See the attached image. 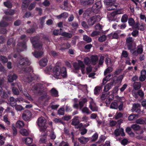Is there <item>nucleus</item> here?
Returning <instances> with one entry per match:
<instances>
[{"label": "nucleus", "instance_id": "obj_1", "mask_svg": "<svg viewBox=\"0 0 146 146\" xmlns=\"http://www.w3.org/2000/svg\"><path fill=\"white\" fill-rule=\"evenodd\" d=\"M39 37L37 36L31 38V41L34 47L35 48V52L33 53V55L36 58L41 57L43 54V52L40 50L42 47V44L38 42Z\"/></svg>", "mask_w": 146, "mask_h": 146}, {"label": "nucleus", "instance_id": "obj_2", "mask_svg": "<svg viewBox=\"0 0 146 146\" xmlns=\"http://www.w3.org/2000/svg\"><path fill=\"white\" fill-rule=\"evenodd\" d=\"M52 73L53 76L57 79L61 78V76L65 77L67 74L66 68L63 67L60 69L58 66H56L53 68Z\"/></svg>", "mask_w": 146, "mask_h": 146}, {"label": "nucleus", "instance_id": "obj_3", "mask_svg": "<svg viewBox=\"0 0 146 146\" xmlns=\"http://www.w3.org/2000/svg\"><path fill=\"white\" fill-rule=\"evenodd\" d=\"M46 87L45 85L42 83H40L35 84L32 87V90L34 93L41 95L43 93H44V96L42 97L43 99L46 96V94L44 92Z\"/></svg>", "mask_w": 146, "mask_h": 146}, {"label": "nucleus", "instance_id": "obj_4", "mask_svg": "<svg viewBox=\"0 0 146 146\" xmlns=\"http://www.w3.org/2000/svg\"><path fill=\"white\" fill-rule=\"evenodd\" d=\"M14 58L17 57V61L15 64L17 66L19 65L27 66L30 64V62L28 58H23L19 54H15L13 56Z\"/></svg>", "mask_w": 146, "mask_h": 146}, {"label": "nucleus", "instance_id": "obj_5", "mask_svg": "<svg viewBox=\"0 0 146 146\" xmlns=\"http://www.w3.org/2000/svg\"><path fill=\"white\" fill-rule=\"evenodd\" d=\"M46 122V119L43 117L41 116L38 119L37 123L40 131L44 132L46 131L47 128Z\"/></svg>", "mask_w": 146, "mask_h": 146}, {"label": "nucleus", "instance_id": "obj_6", "mask_svg": "<svg viewBox=\"0 0 146 146\" xmlns=\"http://www.w3.org/2000/svg\"><path fill=\"white\" fill-rule=\"evenodd\" d=\"M116 0H105L104 4L107 5V9L112 10L119 6V4L115 3Z\"/></svg>", "mask_w": 146, "mask_h": 146}, {"label": "nucleus", "instance_id": "obj_7", "mask_svg": "<svg viewBox=\"0 0 146 146\" xmlns=\"http://www.w3.org/2000/svg\"><path fill=\"white\" fill-rule=\"evenodd\" d=\"M89 107L90 110L93 111H97L98 108L96 106V104L93 101L92 99L90 98L89 99Z\"/></svg>", "mask_w": 146, "mask_h": 146}, {"label": "nucleus", "instance_id": "obj_8", "mask_svg": "<svg viewBox=\"0 0 146 146\" xmlns=\"http://www.w3.org/2000/svg\"><path fill=\"white\" fill-rule=\"evenodd\" d=\"M32 116V113L29 110H26L24 111L22 114L23 119L25 121L29 120Z\"/></svg>", "mask_w": 146, "mask_h": 146}, {"label": "nucleus", "instance_id": "obj_9", "mask_svg": "<svg viewBox=\"0 0 146 146\" xmlns=\"http://www.w3.org/2000/svg\"><path fill=\"white\" fill-rule=\"evenodd\" d=\"M6 90V91L3 90L2 88L0 87V96L2 95V97L5 98H7L11 94L10 91Z\"/></svg>", "mask_w": 146, "mask_h": 146}, {"label": "nucleus", "instance_id": "obj_10", "mask_svg": "<svg viewBox=\"0 0 146 146\" xmlns=\"http://www.w3.org/2000/svg\"><path fill=\"white\" fill-rule=\"evenodd\" d=\"M9 99L10 104L12 107L15 106L16 105L17 102H20L21 101L23 100V99L22 98H18L15 99L13 97H11Z\"/></svg>", "mask_w": 146, "mask_h": 146}, {"label": "nucleus", "instance_id": "obj_11", "mask_svg": "<svg viewBox=\"0 0 146 146\" xmlns=\"http://www.w3.org/2000/svg\"><path fill=\"white\" fill-rule=\"evenodd\" d=\"M18 76L12 72L8 76L7 80L9 82H13L14 80H16Z\"/></svg>", "mask_w": 146, "mask_h": 146}, {"label": "nucleus", "instance_id": "obj_12", "mask_svg": "<svg viewBox=\"0 0 146 146\" xmlns=\"http://www.w3.org/2000/svg\"><path fill=\"white\" fill-rule=\"evenodd\" d=\"M8 24L6 22L3 21H1L0 23V33L2 34H5L6 33L7 30L6 29L2 28V27H4L7 26Z\"/></svg>", "mask_w": 146, "mask_h": 146}, {"label": "nucleus", "instance_id": "obj_13", "mask_svg": "<svg viewBox=\"0 0 146 146\" xmlns=\"http://www.w3.org/2000/svg\"><path fill=\"white\" fill-rule=\"evenodd\" d=\"M133 41L134 39L132 37H128L126 39V44L128 46V48L129 50L131 49Z\"/></svg>", "mask_w": 146, "mask_h": 146}, {"label": "nucleus", "instance_id": "obj_14", "mask_svg": "<svg viewBox=\"0 0 146 146\" xmlns=\"http://www.w3.org/2000/svg\"><path fill=\"white\" fill-rule=\"evenodd\" d=\"M36 77V76L34 77H32L30 74L28 73L25 76H24V79L25 82H29L35 79Z\"/></svg>", "mask_w": 146, "mask_h": 146}, {"label": "nucleus", "instance_id": "obj_15", "mask_svg": "<svg viewBox=\"0 0 146 146\" xmlns=\"http://www.w3.org/2000/svg\"><path fill=\"white\" fill-rule=\"evenodd\" d=\"M74 66L76 69L78 70L80 68L82 67L85 66L83 62L82 61L79 60L78 61V63H74Z\"/></svg>", "mask_w": 146, "mask_h": 146}, {"label": "nucleus", "instance_id": "obj_16", "mask_svg": "<svg viewBox=\"0 0 146 146\" xmlns=\"http://www.w3.org/2000/svg\"><path fill=\"white\" fill-rule=\"evenodd\" d=\"M114 134L116 136H117L121 135L122 136L125 135L123 130L122 128L120 129H117L115 130L114 131Z\"/></svg>", "mask_w": 146, "mask_h": 146}, {"label": "nucleus", "instance_id": "obj_17", "mask_svg": "<svg viewBox=\"0 0 146 146\" xmlns=\"http://www.w3.org/2000/svg\"><path fill=\"white\" fill-rule=\"evenodd\" d=\"M94 0H80V2L81 5H90L94 3Z\"/></svg>", "mask_w": 146, "mask_h": 146}, {"label": "nucleus", "instance_id": "obj_18", "mask_svg": "<svg viewBox=\"0 0 146 146\" xmlns=\"http://www.w3.org/2000/svg\"><path fill=\"white\" fill-rule=\"evenodd\" d=\"M79 117L77 116H75L72 119V125L75 126L77 125L79 123Z\"/></svg>", "mask_w": 146, "mask_h": 146}, {"label": "nucleus", "instance_id": "obj_19", "mask_svg": "<svg viewBox=\"0 0 146 146\" xmlns=\"http://www.w3.org/2000/svg\"><path fill=\"white\" fill-rule=\"evenodd\" d=\"M78 140L81 144H85L89 141V139L88 138L82 136L78 138Z\"/></svg>", "mask_w": 146, "mask_h": 146}, {"label": "nucleus", "instance_id": "obj_20", "mask_svg": "<svg viewBox=\"0 0 146 146\" xmlns=\"http://www.w3.org/2000/svg\"><path fill=\"white\" fill-rule=\"evenodd\" d=\"M91 64L93 65H96L97 63L98 60V56L96 55H93L91 56Z\"/></svg>", "mask_w": 146, "mask_h": 146}, {"label": "nucleus", "instance_id": "obj_21", "mask_svg": "<svg viewBox=\"0 0 146 146\" xmlns=\"http://www.w3.org/2000/svg\"><path fill=\"white\" fill-rule=\"evenodd\" d=\"M19 48L17 49V50L18 52H21L23 51L24 49H25L26 48L25 43L24 42L22 43V44H19L18 45Z\"/></svg>", "mask_w": 146, "mask_h": 146}, {"label": "nucleus", "instance_id": "obj_22", "mask_svg": "<svg viewBox=\"0 0 146 146\" xmlns=\"http://www.w3.org/2000/svg\"><path fill=\"white\" fill-rule=\"evenodd\" d=\"M51 95L54 97H58V91L54 88H53L50 90Z\"/></svg>", "mask_w": 146, "mask_h": 146}, {"label": "nucleus", "instance_id": "obj_23", "mask_svg": "<svg viewBox=\"0 0 146 146\" xmlns=\"http://www.w3.org/2000/svg\"><path fill=\"white\" fill-rule=\"evenodd\" d=\"M23 140L26 144H31L33 142V139L30 137L24 138L23 139Z\"/></svg>", "mask_w": 146, "mask_h": 146}, {"label": "nucleus", "instance_id": "obj_24", "mask_svg": "<svg viewBox=\"0 0 146 146\" xmlns=\"http://www.w3.org/2000/svg\"><path fill=\"white\" fill-rule=\"evenodd\" d=\"M48 62V60L46 58L41 59L39 61L40 65L41 66H46Z\"/></svg>", "mask_w": 146, "mask_h": 146}, {"label": "nucleus", "instance_id": "obj_25", "mask_svg": "<svg viewBox=\"0 0 146 146\" xmlns=\"http://www.w3.org/2000/svg\"><path fill=\"white\" fill-rule=\"evenodd\" d=\"M20 132L23 136H26L29 134L30 132L29 130L25 129H21Z\"/></svg>", "mask_w": 146, "mask_h": 146}, {"label": "nucleus", "instance_id": "obj_26", "mask_svg": "<svg viewBox=\"0 0 146 146\" xmlns=\"http://www.w3.org/2000/svg\"><path fill=\"white\" fill-rule=\"evenodd\" d=\"M113 86V83L110 82L107 84L104 87V90L105 92H107L109 91Z\"/></svg>", "mask_w": 146, "mask_h": 146}, {"label": "nucleus", "instance_id": "obj_27", "mask_svg": "<svg viewBox=\"0 0 146 146\" xmlns=\"http://www.w3.org/2000/svg\"><path fill=\"white\" fill-rule=\"evenodd\" d=\"M112 75L111 74H109L108 76H106L103 80L102 84H105L108 81H109L112 78Z\"/></svg>", "mask_w": 146, "mask_h": 146}, {"label": "nucleus", "instance_id": "obj_28", "mask_svg": "<svg viewBox=\"0 0 146 146\" xmlns=\"http://www.w3.org/2000/svg\"><path fill=\"white\" fill-rule=\"evenodd\" d=\"M68 16V13H67L64 12L62 13L59 15L57 16L56 17L58 19H60L62 18L66 19Z\"/></svg>", "mask_w": 146, "mask_h": 146}, {"label": "nucleus", "instance_id": "obj_29", "mask_svg": "<svg viewBox=\"0 0 146 146\" xmlns=\"http://www.w3.org/2000/svg\"><path fill=\"white\" fill-rule=\"evenodd\" d=\"M136 27L141 30L143 31L145 29V24L144 23H142L141 24L139 23H137L136 24Z\"/></svg>", "mask_w": 146, "mask_h": 146}, {"label": "nucleus", "instance_id": "obj_30", "mask_svg": "<svg viewBox=\"0 0 146 146\" xmlns=\"http://www.w3.org/2000/svg\"><path fill=\"white\" fill-rule=\"evenodd\" d=\"M136 122L138 124H143L146 123V119L143 118H141L137 119Z\"/></svg>", "mask_w": 146, "mask_h": 146}, {"label": "nucleus", "instance_id": "obj_31", "mask_svg": "<svg viewBox=\"0 0 146 146\" xmlns=\"http://www.w3.org/2000/svg\"><path fill=\"white\" fill-rule=\"evenodd\" d=\"M24 125L25 124L23 121H18L16 124V127L19 128L23 127Z\"/></svg>", "mask_w": 146, "mask_h": 146}, {"label": "nucleus", "instance_id": "obj_32", "mask_svg": "<svg viewBox=\"0 0 146 146\" xmlns=\"http://www.w3.org/2000/svg\"><path fill=\"white\" fill-rule=\"evenodd\" d=\"M102 86H97L95 87L94 90V93L95 95L98 94L101 91L102 89Z\"/></svg>", "mask_w": 146, "mask_h": 146}, {"label": "nucleus", "instance_id": "obj_33", "mask_svg": "<svg viewBox=\"0 0 146 146\" xmlns=\"http://www.w3.org/2000/svg\"><path fill=\"white\" fill-rule=\"evenodd\" d=\"M120 32V31H117L116 32L110 34V36L112 37V38L117 39L118 38V34Z\"/></svg>", "mask_w": 146, "mask_h": 146}, {"label": "nucleus", "instance_id": "obj_34", "mask_svg": "<svg viewBox=\"0 0 146 146\" xmlns=\"http://www.w3.org/2000/svg\"><path fill=\"white\" fill-rule=\"evenodd\" d=\"M53 68L52 67L50 66L46 68L44 70V72L46 74H50L51 72H52Z\"/></svg>", "mask_w": 146, "mask_h": 146}, {"label": "nucleus", "instance_id": "obj_35", "mask_svg": "<svg viewBox=\"0 0 146 146\" xmlns=\"http://www.w3.org/2000/svg\"><path fill=\"white\" fill-rule=\"evenodd\" d=\"M87 101L86 98H84L82 100L80 101L79 102V105L80 108L81 109L84 106V104L86 103Z\"/></svg>", "mask_w": 146, "mask_h": 146}, {"label": "nucleus", "instance_id": "obj_36", "mask_svg": "<svg viewBox=\"0 0 146 146\" xmlns=\"http://www.w3.org/2000/svg\"><path fill=\"white\" fill-rule=\"evenodd\" d=\"M141 87V84L140 82H135L133 84V87L135 90H138L140 89Z\"/></svg>", "mask_w": 146, "mask_h": 146}, {"label": "nucleus", "instance_id": "obj_37", "mask_svg": "<svg viewBox=\"0 0 146 146\" xmlns=\"http://www.w3.org/2000/svg\"><path fill=\"white\" fill-rule=\"evenodd\" d=\"M81 110L82 112L83 113H85L87 114H89L91 113V111L87 107H84Z\"/></svg>", "mask_w": 146, "mask_h": 146}, {"label": "nucleus", "instance_id": "obj_38", "mask_svg": "<svg viewBox=\"0 0 146 146\" xmlns=\"http://www.w3.org/2000/svg\"><path fill=\"white\" fill-rule=\"evenodd\" d=\"M94 23L98 22L100 20L101 17L99 15H96L91 17Z\"/></svg>", "mask_w": 146, "mask_h": 146}, {"label": "nucleus", "instance_id": "obj_39", "mask_svg": "<svg viewBox=\"0 0 146 146\" xmlns=\"http://www.w3.org/2000/svg\"><path fill=\"white\" fill-rule=\"evenodd\" d=\"M131 127L135 131H139L140 129V127L137 124H134L132 125Z\"/></svg>", "mask_w": 146, "mask_h": 146}, {"label": "nucleus", "instance_id": "obj_40", "mask_svg": "<svg viewBox=\"0 0 146 146\" xmlns=\"http://www.w3.org/2000/svg\"><path fill=\"white\" fill-rule=\"evenodd\" d=\"M128 18V16L127 14H125L123 15L121 18V22L124 23L126 22L127 21Z\"/></svg>", "mask_w": 146, "mask_h": 146}, {"label": "nucleus", "instance_id": "obj_41", "mask_svg": "<svg viewBox=\"0 0 146 146\" xmlns=\"http://www.w3.org/2000/svg\"><path fill=\"white\" fill-rule=\"evenodd\" d=\"M23 2L22 8L24 9L27 8L28 5V1L27 0H22Z\"/></svg>", "mask_w": 146, "mask_h": 146}, {"label": "nucleus", "instance_id": "obj_42", "mask_svg": "<svg viewBox=\"0 0 146 146\" xmlns=\"http://www.w3.org/2000/svg\"><path fill=\"white\" fill-rule=\"evenodd\" d=\"M143 131H141L140 132V134L137 136L136 138L138 139H142L143 140H146V137H144L142 134Z\"/></svg>", "mask_w": 146, "mask_h": 146}, {"label": "nucleus", "instance_id": "obj_43", "mask_svg": "<svg viewBox=\"0 0 146 146\" xmlns=\"http://www.w3.org/2000/svg\"><path fill=\"white\" fill-rule=\"evenodd\" d=\"M84 62L86 65H89L91 64L90 59L88 57H86L84 59Z\"/></svg>", "mask_w": 146, "mask_h": 146}, {"label": "nucleus", "instance_id": "obj_44", "mask_svg": "<svg viewBox=\"0 0 146 146\" xmlns=\"http://www.w3.org/2000/svg\"><path fill=\"white\" fill-rule=\"evenodd\" d=\"M143 46L142 45H140L137 46V52L138 54H141L143 51Z\"/></svg>", "mask_w": 146, "mask_h": 146}, {"label": "nucleus", "instance_id": "obj_45", "mask_svg": "<svg viewBox=\"0 0 146 146\" xmlns=\"http://www.w3.org/2000/svg\"><path fill=\"white\" fill-rule=\"evenodd\" d=\"M46 135H45L40 138L39 141V142L40 143H46Z\"/></svg>", "mask_w": 146, "mask_h": 146}, {"label": "nucleus", "instance_id": "obj_46", "mask_svg": "<svg viewBox=\"0 0 146 146\" xmlns=\"http://www.w3.org/2000/svg\"><path fill=\"white\" fill-rule=\"evenodd\" d=\"M118 108V105L116 102H112L110 105V108L116 109Z\"/></svg>", "mask_w": 146, "mask_h": 146}, {"label": "nucleus", "instance_id": "obj_47", "mask_svg": "<svg viewBox=\"0 0 146 146\" xmlns=\"http://www.w3.org/2000/svg\"><path fill=\"white\" fill-rule=\"evenodd\" d=\"M64 108H62L58 110V113L59 115H64Z\"/></svg>", "mask_w": 146, "mask_h": 146}, {"label": "nucleus", "instance_id": "obj_48", "mask_svg": "<svg viewBox=\"0 0 146 146\" xmlns=\"http://www.w3.org/2000/svg\"><path fill=\"white\" fill-rule=\"evenodd\" d=\"M94 6L96 7L97 9H98L101 8L102 6L101 3L100 1H98L94 5Z\"/></svg>", "mask_w": 146, "mask_h": 146}, {"label": "nucleus", "instance_id": "obj_49", "mask_svg": "<svg viewBox=\"0 0 146 146\" xmlns=\"http://www.w3.org/2000/svg\"><path fill=\"white\" fill-rule=\"evenodd\" d=\"M83 39L88 42H90L92 41V39L89 36L85 35L83 36Z\"/></svg>", "mask_w": 146, "mask_h": 146}, {"label": "nucleus", "instance_id": "obj_50", "mask_svg": "<svg viewBox=\"0 0 146 146\" xmlns=\"http://www.w3.org/2000/svg\"><path fill=\"white\" fill-rule=\"evenodd\" d=\"M7 60V59L5 57L2 56H0V61H2L3 63H5Z\"/></svg>", "mask_w": 146, "mask_h": 146}, {"label": "nucleus", "instance_id": "obj_51", "mask_svg": "<svg viewBox=\"0 0 146 146\" xmlns=\"http://www.w3.org/2000/svg\"><path fill=\"white\" fill-rule=\"evenodd\" d=\"M140 106V104H134L133 106L132 109V111H133L136 110Z\"/></svg>", "mask_w": 146, "mask_h": 146}, {"label": "nucleus", "instance_id": "obj_52", "mask_svg": "<svg viewBox=\"0 0 146 146\" xmlns=\"http://www.w3.org/2000/svg\"><path fill=\"white\" fill-rule=\"evenodd\" d=\"M106 39V36L105 35H103L99 37L98 40L100 42L105 41Z\"/></svg>", "mask_w": 146, "mask_h": 146}, {"label": "nucleus", "instance_id": "obj_53", "mask_svg": "<svg viewBox=\"0 0 146 146\" xmlns=\"http://www.w3.org/2000/svg\"><path fill=\"white\" fill-rule=\"evenodd\" d=\"M15 109L17 111H21L23 110V108L21 105H16L15 106Z\"/></svg>", "mask_w": 146, "mask_h": 146}, {"label": "nucleus", "instance_id": "obj_54", "mask_svg": "<svg viewBox=\"0 0 146 146\" xmlns=\"http://www.w3.org/2000/svg\"><path fill=\"white\" fill-rule=\"evenodd\" d=\"M108 95L109 94L107 93L106 92H103L101 96L102 100H104L107 98L108 97Z\"/></svg>", "mask_w": 146, "mask_h": 146}, {"label": "nucleus", "instance_id": "obj_55", "mask_svg": "<svg viewBox=\"0 0 146 146\" xmlns=\"http://www.w3.org/2000/svg\"><path fill=\"white\" fill-rule=\"evenodd\" d=\"M5 139L3 136L0 135V146L3 145L4 143Z\"/></svg>", "mask_w": 146, "mask_h": 146}, {"label": "nucleus", "instance_id": "obj_56", "mask_svg": "<svg viewBox=\"0 0 146 146\" xmlns=\"http://www.w3.org/2000/svg\"><path fill=\"white\" fill-rule=\"evenodd\" d=\"M107 18L110 21H111L115 20V19L112 17V15L110 13L108 14Z\"/></svg>", "mask_w": 146, "mask_h": 146}, {"label": "nucleus", "instance_id": "obj_57", "mask_svg": "<svg viewBox=\"0 0 146 146\" xmlns=\"http://www.w3.org/2000/svg\"><path fill=\"white\" fill-rule=\"evenodd\" d=\"M4 6L8 8H11L12 7L11 3L9 1L5 2L4 3Z\"/></svg>", "mask_w": 146, "mask_h": 146}, {"label": "nucleus", "instance_id": "obj_58", "mask_svg": "<svg viewBox=\"0 0 146 146\" xmlns=\"http://www.w3.org/2000/svg\"><path fill=\"white\" fill-rule=\"evenodd\" d=\"M23 70L24 71V72H33L32 69L31 68L27 67L23 69Z\"/></svg>", "mask_w": 146, "mask_h": 146}, {"label": "nucleus", "instance_id": "obj_59", "mask_svg": "<svg viewBox=\"0 0 146 146\" xmlns=\"http://www.w3.org/2000/svg\"><path fill=\"white\" fill-rule=\"evenodd\" d=\"M128 23L130 25L132 26L134 25L135 24V21L133 19L131 18L129 19Z\"/></svg>", "mask_w": 146, "mask_h": 146}, {"label": "nucleus", "instance_id": "obj_60", "mask_svg": "<svg viewBox=\"0 0 146 146\" xmlns=\"http://www.w3.org/2000/svg\"><path fill=\"white\" fill-rule=\"evenodd\" d=\"M62 35L69 38H70L72 37V35L71 34L66 32L63 33H62Z\"/></svg>", "mask_w": 146, "mask_h": 146}, {"label": "nucleus", "instance_id": "obj_61", "mask_svg": "<svg viewBox=\"0 0 146 146\" xmlns=\"http://www.w3.org/2000/svg\"><path fill=\"white\" fill-rule=\"evenodd\" d=\"M115 11V12L117 15L118 14H122L124 13L123 10L122 9H118Z\"/></svg>", "mask_w": 146, "mask_h": 146}, {"label": "nucleus", "instance_id": "obj_62", "mask_svg": "<svg viewBox=\"0 0 146 146\" xmlns=\"http://www.w3.org/2000/svg\"><path fill=\"white\" fill-rule=\"evenodd\" d=\"M105 62L108 66L110 64H111L112 62L110 60V59L108 57H107L105 60Z\"/></svg>", "mask_w": 146, "mask_h": 146}, {"label": "nucleus", "instance_id": "obj_63", "mask_svg": "<svg viewBox=\"0 0 146 146\" xmlns=\"http://www.w3.org/2000/svg\"><path fill=\"white\" fill-rule=\"evenodd\" d=\"M122 114L120 112H117L115 116V118L116 119H117L119 118L122 117Z\"/></svg>", "mask_w": 146, "mask_h": 146}, {"label": "nucleus", "instance_id": "obj_64", "mask_svg": "<svg viewBox=\"0 0 146 146\" xmlns=\"http://www.w3.org/2000/svg\"><path fill=\"white\" fill-rule=\"evenodd\" d=\"M59 146H69V144L66 142L63 141L60 143Z\"/></svg>", "mask_w": 146, "mask_h": 146}]
</instances>
